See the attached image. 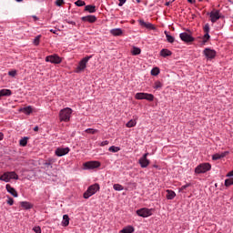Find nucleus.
<instances>
[{
	"label": "nucleus",
	"mask_w": 233,
	"mask_h": 233,
	"mask_svg": "<svg viewBox=\"0 0 233 233\" xmlns=\"http://www.w3.org/2000/svg\"><path fill=\"white\" fill-rule=\"evenodd\" d=\"M72 116V108L66 107L59 112V119L60 121H64L65 123H68L70 121V117Z\"/></svg>",
	"instance_id": "1"
},
{
	"label": "nucleus",
	"mask_w": 233,
	"mask_h": 233,
	"mask_svg": "<svg viewBox=\"0 0 233 233\" xmlns=\"http://www.w3.org/2000/svg\"><path fill=\"white\" fill-rule=\"evenodd\" d=\"M11 179H19V175L15 171H7L2 175V181H5V183H10Z\"/></svg>",
	"instance_id": "2"
},
{
	"label": "nucleus",
	"mask_w": 233,
	"mask_h": 233,
	"mask_svg": "<svg viewBox=\"0 0 233 233\" xmlns=\"http://www.w3.org/2000/svg\"><path fill=\"white\" fill-rule=\"evenodd\" d=\"M90 59H92V56H86L84 57L78 64L77 67L76 68L75 72L76 74H81V72L85 71V68H86V64L88 63V61H90Z\"/></svg>",
	"instance_id": "3"
},
{
	"label": "nucleus",
	"mask_w": 233,
	"mask_h": 233,
	"mask_svg": "<svg viewBox=\"0 0 233 233\" xmlns=\"http://www.w3.org/2000/svg\"><path fill=\"white\" fill-rule=\"evenodd\" d=\"M99 190V184H95L90 186L87 190L84 193V198L88 199V198H91V196H94L96 192Z\"/></svg>",
	"instance_id": "4"
},
{
	"label": "nucleus",
	"mask_w": 233,
	"mask_h": 233,
	"mask_svg": "<svg viewBox=\"0 0 233 233\" xmlns=\"http://www.w3.org/2000/svg\"><path fill=\"white\" fill-rule=\"evenodd\" d=\"M210 168H212V166H210L209 163H203V164L198 165L195 168V173L196 174H205V172H208V170H210Z\"/></svg>",
	"instance_id": "5"
},
{
	"label": "nucleus",
	"mask_w": 233,
	"mask_h": 233,
	"mask_svg": "<svg viewBox=\"0 0 233 233\" xmlns=\"http://www.w3.org/2000/svg\"><path fill=\"white\" fill-rule=\"evenodd\" d=\"M101 163L99 161H88L84 163V168L86 170H94V168H99Z\"/></svg>",
	"instance_id": "6"
},
{
	"label": "nucleus",
	"mask_w": 233,
	"mask_h": 233,
	"mask_svg": "<svg viewBox=\"0 0 233 233\" xmlns=\"http://www.w3.org/2000/svg\"><path fill=\"white\" fill-rule=\"evenodd\" d=\"M152 212H153V209H148L147 208H142L137 210V214L140 218H148L152 216Z\"/></svg>",
	"instance_id": "7"
},
{
	"label": "nucleus",
	"mask_w": 233,
	"mask_h": 233,
	"mask_svg": "<svg viewBox=\"0 0 233 233\" xmlns=\"http://www.w3.org/2000/svg\"><path fill=\"white\" fill-rule=\"evenodd\" d=\"M47 63H53L54 65H59L63 60L57 55H52L46 57Z\"/></svg>",
	"instance_id": "8"
},
{
	"label": "nucleus",
	"mask_w": 233,
	"mask_h": 233,
	"mask_svg": "<svg viewBox=\"0 0 233 233\" xmlns=\"http://www.w3.org/2000/svg\"><path fill=\"white\" fill-rule=\"evenodd\" d=\"M208 15L210 17L211 23H217L218 19L221 18V15H219V10H213L210 13H208Z\"/></svg>",
	"instance_id": "9"
},
{
	"label": "nucleus",
	"mask_w": 233,
	"mask_h": 233,
	"mask_svg": "<svg viewBox=\"0 0 233 233\" xmlns=\"http://www.w3.org/2000/svg\"><path fill=\"white\" fill-rule=\"evenodd\" d=\"M147 157H148V153L144 154L143 157L139 158L138 163L141 168H147V167L150 165V160Z\"/></svg>",
	"instance_id": "10"
},
{
	"label": "nucleus",
	"mask_w": 233,
	"mask_h": 233,
	"mask_svg": "<svg viewBox=\"0 0 233 233\" xmlns=\"http://www.w3.org/2000/svg\"><path fill=\"white\" fill-rule=\"evenodd\" d=\"M70 152V147H58L56 149L55 154L58 157H63V156H66Z\"/></svg>",
	"instance_id": "11"
},
{
	"label": "nucleus",
	"mask_w": 233,
	"mask_h": 233,
	"mask_svg": "<svg viewBox=\"0 0 233 233\" xmlns=\"http://www.w3.org/2000/svg\"><path fill=\"white\" fill-rule=\"evenodd\" d=\"M203 54L207 57V59H214L217 55L216 50L210 49L208 47L204 49Z\"/></svg>",
	"instance_id": "12"
},
{
	"label": "nucleus",
	"mask_w": 233,
	"mask_h": 233,
	"mask_svg": "<svg viewBox=\"0 0 233 233\" xmlns=\"http://www.w3.org/2000/svg\"><path fill=\"white\" fill-rule=\"evenodd\" d=\"M179 37L181 41H184V43H193V41L195 40L194 37L188 33H181L179 35Z\"/></svg>",
	"instance_id": "13"
},
{
	"label": "nucleus",
	"mask_w": 233,
	"mask_h": 233,
	"mask_svg": "<svg viewBox=\"0 0 233 233\" xmlns=\"http://www.w3.org/2000/svg\"><path fill=\"white\" fill-rule=\"evenodd\" d=\"M5 188L7 192L13 196V198H17L19 196L15 188H14L10 184H6Z\"/></svg>",
	"instance_id": "14"
},
{
	"label": "nucleus",
	"mask_w": 233,
	"mask_h": 233,
	"mask_svg": "<svg viewBox=\"0 0 233 233\" xmlns=\"http://www.w3.org/2000/svg\"><path fill=\"white\" fill-rule=\"evenodd\" d=\"M227 156H228V151H225L222 153H217L212 156V159H213V161H218V159H223V157H226Z\"/></svg>",
	"instance_id": "15"
},
{
	"label": "nucleus",
	"mask_w": 233,
	"mask_h": 233,
	"mask_svg": "<svg viewBox=\"0 0 233 233\" xmlns=\"http://www.w3.org/2000/svg\"><path fill=\"white\" fill-rule=\"evenodd\" d=\"M82 21L87 23H96V21H97V18L96 17V15H86L82 17Z\"/></svg>",
	"instance_id": "16"
},
{
	"label": "nucleus",
	"mask_w": 233,
	"mask_h": 233,
	"mask_svg": "<svg viewBox=\"0 0 233 233\" xmlns=\"http://www.w3.org/2000/svg\"><path fill=\"white\" fill-rule=\"evenodd\" d=\"M166 192L167 199H174V198H176V192H174L172 189H167Z\"/></svg>",
	"instance_id": "17"
},
{
	"label": "nucleus",
	"mask_w": 233,
	"mask_h": 233,
	"mask_svg": "<svg viewBox=\"0 0 233 233\" xmlns=\"http://www.w3.org/2000/svg\"><path fill=\"white\" fill-rule=\"evenodd\" d=\"M110 34L115 36L123 35V30L121 28H115L110 31Z\"/></svg>",
	"instance_id": "18"
},
{
	"label": "nucleus",
	"mask_w": 233,
	"mask_h": 233,
	"mask_svg": "<svg viewBox=\"0 0 233 233\" xmlns=\"http://www.w3.org/2000/svg\"><path fill=\"white\" fill-rule=\"evenodd\" d=\"M33 111L34 109L32 108V106H25L21 109V112H24V114H26L27 116H30Z\"/></svg>",
	"instance_id": "19"
},
{
	"label": "nucleus",
	"mask_w": 233,
	"mask_h": 233,
	"mask_svg": "<svg viewBox=\"0 0 233 233\" xmlns=\"http://www.w3.org/2000/svg\"><path fill=\"white\" fill-rule=\"evenodd\" d=\"M62 225L63 227H68V225H70V218L68 217V215L63 216Z\"/></svg>",
	"instance_id": "20"
},
{
	"label": "nucleus",
	"mask_w": 233,
	"mask_h": 233,
	"mask_svg": "<svg viewBox=\"0 0 233 233\" xmlns=\"http://www.w3.org/2000/svg\"><path fill=\"white\" fill-rule=\"evenodd\" d=\"M160 56H162V57H168L169 56H172V51L168 49H162L160 51Z\"/></svg>",
	"instance_id": "21"
},
{
	"label": "nucleus",
	"mask_w": 233,
	"mask_h": 233,
	"mask_svg": "<svg viewBox=\"0 0 233 233\" xmlns=\"http://www.w3.org/2000/svg\"><path fill=\"white\" fill-rule=\"evenodd\" d=\"M5 96H12V91L10 89H2L0 90V98Z\"/></svg>",
	"instance_id": "22"
},
{
	"label": "nucleus",
	"mask_w": 233,
	"mask_h": 233,
	"mask_svg": "<svg viewBox=\"0 0 233 233\" xmlns=\"http://www.w3.org/2000/svg\"><path fill=\"white\" fill-rule=\"evenodd\" d=\"M86 12H89V14H94L96 12V5H86Z\"/></svg>",
	"instance_id": "23"
},
{
	"label": "nucleus",
	"mask_w": 233,
	"mask_h": 233,
	"mask_svg": "<svg viewBox=\"0 0 233 233\" xmlns=\"http://www.w3.org/2000/svg\"><path fill=\"white\" fill-rule=\"evenodd\" d=\"M120 232L121 233H133L134 232V227L127 226V227L124 228Z\"/></svg>",
	"instance_id": "24"
},
{
	"label": "nucleus",
	"mask_w": 233,
	"mask_h": 233,
	"mask_svg": "<svg viewBox=\"0 0 233 233\" xmlns=\"http://www.w3.org/2000/svg\"><path fill=\"white\" fill-rule=\"evenodd\" d=\"M141 26H145L146 28H149L150 30L154 29V25L150 23H146L143 20H140Z\"/></svg>",
	"instance_id": "25"
},
{
	"label": "nucleus",
	"mask_w": 233,
	"mask_h": 233,
	"mask_svg": "<svg viewBox=\"0 0 233 233\" xmlns=\"http://www.w3.org/2000/svg\"><path fill=\"white\" fill-rule=\"evenodd\" d=\"M20 205L25 210H30V208H32V204L29 202H20Z\"/></svg>",
	"instance_id": "26"
},
{
	"label": "nucleus",
	"mask_w": 233,
	"mask_h": 233,
	"mask_svg": "<svg viewBox=\"0 0 233 233\" xmlns=\"http://www.w3.org/2000/svg\"><path fill=\"white\" fill-rule=\"evenodd\" d=\"M165 35H166L167 41L168 43H174V41H176V39L174 38V36L170 35L168 34V32H167V31H165Z\"/></svg>",
	"instance_id": "27"
},
{
	"label": "nucleus",
	"mask_w": 233,
	"mask_h": 233,
	"mask_svg": "<svg viewBox=\"0 0 233 233\" xmlns=\"http://www.w3.org/2000/svg\"><path fill=\"white\" fill-rule=\"evenodd\" d=\"M27 144H28L27 137H25L24 138L20 139V141H19L20 147H26Z\"/></svg>",
	"instance_id": "28"
},
{
	"label": "nucleus",
	"mask_w": 233,
	"mask_h": 233,
	"mask_svg": "<svg viewBox=\"0 0 233 233\" xmlns=\"http://www.w3.org/2000/svg\"><path fill=\"white\" fill-rule=\"evenodd\" d=\"M136 125H137V122H136V120H129L127 123V125H126V127H127V128H132V127H136Z\"/></svg>",
	"instance_id": "29"
},
{
	"label": "nucleus",
	"mask_w": 233,
	"mask_h": 233,
	"mask_svg": "<svg viewBox=\"0 0 233 233\" xmlns=\"http://www.w3.org/2000/svg\"><path fill=\"white\" fill-rule=\"evenodd\" d=\"M40 41H41V35H38L37 36H35V38L33 41L34 46H39Z\"/></svg>",
	"instance_id": "30"
},
{
	"label": "nucleus",
	"mask_w": 233,
	"mask_h": 233,
	"mask_svg": "<svg viewBox=\"0 0 233 233\" xmlns=\"http://www.w3.org/2000/svg\"><path fill=\"white\" fill-rule=\"evenodd\" d=\"M131 54H133V56H139V54H141V49L139 47H133Z\"/></svg>",
	"instance_id": "31"
},
{
	"label": "nucleus",
	"mask_w": 233,
	"mask_h": 233,
	"mask_svg": "<svg viewBox=\"0 0 233 233\" xmlns=\"http://www.w3.org/2000/svg\"><path fill=\"white\" fill-rule=\"evenodd\" d=\"M113 188H114V190H116V191H118V192H121V190H124L125 187H123V186L120 185V184H115V185L113 186Z\"/></svg>",
	"instance_id": "32"
},
{
	"label": "nucleus",
	"mask_w": 233,
	"mask_h": 233,
	"mask_svg": "<svg viewBox=\"0 0 233 233\" xmlns=\"http://www.w3.org/2000/svg\"><path fill=\"white\" fill-rule=\"evenodd\" d=\"M109 152H119V150H121V147H116V146H112L108 148Z\"/></svg>",
	"instance_id": "33"
},
{
	"label": "nucleus",
	"mask_w": 233,
	"mask_h": 233,
	"mask_svg": "<svg viewBox=\"0 0 233 233\" xmlns=\"http://www.w3.org/2000/svg\"><path fill=\"white\" fill-rule=\"evenodd\" d=\"M145 96H146V93H137L135 95V98L139 100L145 99Z\"/></svg>",
	"instance_id": "34"
},
{
	"label": "nucleus",
	"mask_w": 233,
	"mask_h": 233,
	"mask_svg": "<svg viewBox=\"0 0 233 233\" xmlns=\"http://www.w3.org/2000/svg\"><path fill=\"white\" fill-rule=\"evenodd\" d=\"M144 99L147 101H154V95L146 93Z\"/></svg>",
	"instance_id": "35"
},
{
	"label": "nucleus",
	"mask_w": 233,
	"mask_h": 233,
	"mask_svg": "<svg viewBox=\"0 0 233 233\" xmlns=\"http://www.w3.org/2000/svg\"><path fill=\"white\" fill-rule=\"evenodd\" d=\"M233 185V177L228 178L225 180V187H232Z\"/></svg>",
	"instance_id": "36"
},
{
	"label": "nucleus",
	"mask_w": 233,
	"mask_h": 233,
	"mask_svg": "<svg viewBox=\"0 0 233 233\" xmlns=\"http://www.w3.org/2000/svg\"><path fill=\"white\" fill-rule=\"evenodd\" d=\"M151 76H159V67H154L151 70Z\"/></svg>",
	"instance_id": "37"
},
{
	"label": "nucleus",
	"mask_w": 233,
	"mask_h": 233,
	"mask_svg": "<svg viewBox=\"0 0 233 233\" xmlns=\"http://www.w3.org/2000/svg\"><path fill=\"white\" fill-rule=\"evenodd\" d=\"M97 129H94V128H87L86 129V134H97Z\"/></svg>",
	"instance_id": "38"
},
{
	"label": "nucleus",
	"mask_w": 233,
	"mask_h": 233,
	"mask_svg": "<svg viewBox=\"0 0 233 233\" xmlns=\"http://www.w3.org/2000/svg\"><path fill=\"white\" fill-rule=\"evenodd\" d=\"M75 5L76 6H85L86 3L83 0H77L76 2H75Z\"/></svg>",
	"instance_id": "39"
},
{
	"label": "nucleus",
	"mask_w": 233,
	"mask_h": 233,
	"mask_svg": "<svg viewBox=\"0 0 233 233\" xmlns=\"http://www.w3.org/2000/svg\"><path fill=\"white\" fill-rule=\"evenodd\" d=\"M205 34H208L210 32V25L206 24L203 28Z\"/></svg>",
	"instance_id": "40"
},
{
	"label": "nucleus",
	"mask_w": 233,
	"mask_h": 233,
	"mask_svg": "<svg viewBox=\"0 0 233 233\" xmlns=\"http://www.w3.org/2000/svg\"><path fill=\"white\" fill-rule=\"evenodd\" d=\"M163 86V84L159 81L155 82V86L154 88H156V90H158V88H161Z\"/></svg>",
	"instance_id": "41"
},
{
	"label": "nucleus",
	"mask_w": 233,
	"mask_h": 233,
	"mask_svg": "<svg viewBox=\"0 0 233 233\" xmlns=\"http://www.w3.org/2000/svg\"><path fill=\"white\" fill-rule=\"evenodd\" d=\"M208 39H210V35H208V33H205L203 36V43H207Z\"/></svg>",
	"instance_id": "42"
},
{
	"label": "nucleus",
	"mask_w": 233,
	"mask_h": 233,
	"mask_svg": "<svg viewBox=\"0 0 233 233\" xmlns=\"http://www.w3.org/2000/svg\"><path fill=\"white\" fill-rule=\"evenodd\" d=\"M8 76H10L11 77H15V76H17V70L9 71Z\"/></svg>",
	"instance_id": "43"
},
{
	"label": "nucleus",
	"mask_w": 233,
	"mask_h": 233,
	"mask_svg": "<svg viewBox=\"0 0 233 233\" xmlns=\"http://www.w3.org/2000/svg\"><path fill=\"white\" fill-rule=\"evenodd\" d=\"M56 6H62L63 5H65V1L64 0H56Z\"/></svg>",
	"instance_id": "44"
},
{
	"label": "nucleus",
	"mask_w": 233,
	"mask_h": 233,
	"mask_svg": "<svg viewBox=\"0 0 233 233\" xmlns=\"http://www.w3.org/2000/svg\"><path fill=\"white\" fill-rule=\"evenodd\" d=\"M7 205H10V207H12V205H14V198H8Z\"/></svg>",
	"instance_id": "45"
},
{
	"label": "nucleus",
	"mask_w": 233,
	"mask_h": 233,
	"mask_svg": "<svg viewBox=\"0 0 233 233\" xmlns=\"http://www.w3.org/2000/svg\"><path fill=\"white\" fill-rule=\"evenodd\" d=\"M33 230H34V232H35V233H41V228H40V227H35V228H33Z\"/></svg>",
	"instance_id": "46"
},
{
	"label": "nucleus",
	"mask_w": 233,
	"mask_h": 233,
	"mask_svg": "<svg viewBox=\"0 0 233 233\" xmlns=\"http://www.w3.org/2000/svg\"><path fill=\"white\" fill-rule=\"evenodd\" d=\"M66 23H67V25H72L73 26H76V22H74V21L66 20Z\"/></svg>",
	"instance_id": "47"
},
{
	"label": "nucleus",
	"mask_w": 233,
	"mask_h": 233,
	"mask_svg": "<svg viewBox=\"0 0 233 233\" xmlns=\"http://www.w3.org/2000/svg\"><path fill=\"white\" fill-rule=\"evenodd\" d=\"M108 140H105V141H103V142H101V144H100V147H106V145H108Z\"/></svg>",
	"instance_id": "48"
},
{
	"label": "nucleus",
	"mask_w": 233,
	"mask_h": 233,
	"mask_svg": "<svg viewBox=\"0 0 233 233\" xmlns=\"http://www.w3.org/2000/svg\"><path fill=\"white\" fill-rule=\"evenodd\" d=\"M118 1H119L118 6H123V5L127 3V0H118Z\"/></svg>",
	"instance_id": "49"
},
{
	"label": "nucleus",
	"mask_w": 233,
	"mask_h": 233,
	"mask_svg": "<svg viewBox=\"0 0 233 233\" xmlns=\"http://www.w3.org/2000/svg\"><path fill=\"white\" fill-rule=\"evenodd\" d=\"M187 187H190V184H187L181 187L180 190H186Z\"/></svg>",
	"instance_id": "50"
},
{
	"label": "nucleus",
	"mask_w": 233,
	"mask_h": 233,
	"mask_svg": "<svg viewBox=\"0 0 233 233\" xmlns=\"http://www.w3.org/2000/svg\"><path fill=\"white\" fill-rule=\"evenodd\" d=\"M4 137H5V135L3 133H0V141H3Z\"/></svg>",
	"instance_id": "51"
},
{
	"label": "nucleus",
	"mask_w": 233,
	"mask_h": 233,
	"mask_svg": "<svg viewBox=\"0 0 233 233\" xmlns=\"http://www.w3.org/2000/svg\"><path fill=\"white\" fill-rule=\"evenodd\" d=\"M34 131H35V132H38V131H39V127H37V126L35 127H34Z\"/></svg>",
	"instance_id": "52"
},
{
	"label": "nucleus",
	"mask_w": 233,
	"mask_h": 233,
	"mask_svg": "<svg viewBox=\"0 0 233 233\" xmlns=\"http://www.w3.org/2000/svg\"><path fill=\"white\" fill-rule=\"evenodd\" d=\"M191 5H194L196 3V0H187Z\"/></svg>",
	"instance_id": "53"
},
{
	"label": "nucleus",
	"mask_w": 233,
	"mask_h": 233,
	"mask_svg": "<svg viewBox=\"0 0 233 233\" xmlns=\"http://www.w3.org/2000/svg\"><path fill=\"white\" fill-rule=\"evenodd\" d=\"M50 165H52V163H50V162H46V167H50Z\"/></svg>",
	"instance_id": "54"
},
{
	"label": "nucleus",
	"mask_w": 233,
	"mask_h": 233,
	"mask_svg": "<svg viewBox=\"0 0 233 233\" xmlns=\"http://www.w3.org/2000/svg\"><path fill=\"white\" fill-rule=\"evenodd\" d=\"M170 3H172V2H167L166 6H170Z\"/></svg>",
	"instance_id": "55"
},
{
	"label": "nucleus",
	"mask_w": 233,
	"mask_h": 233,
	"mask_svg": "<svg viewBox=\"0 0 233 233\" xmlns=\"http://www.w3.org/2000/svg\"><path fill=\"white\" fill-rule=\"evenodd\" d=\"M33 17H34L35 21H38L39 20V18H37V16H33Z\"/></svg>",
	"instance_id": "56"
},
{
	"label": "nucleus",
	"mask_w": 233,
	"mask_h": 233,
	"mask_svg": "<svg viewBox=\"0 0 233 233\" xmlns=\"http://www.w3.org/2000/svg\"><path fill=\"white\" fill-rule=\"evenodd\" d=\"M50 32H52V34H56V31H54V29H51Z\"/></svg>",
	"instance_id": "57"
},
{
	"label": "nucleus",
	"mask_w": 233,
	"mask_h": 233,
	"mask_svg": "<svg viewBox=\"0 0 233 233\" xmlns=\"http://www.w3.org/2000/svg\"><path fill=\"white\" fill-rule=\"evenodd\" d=\"M0 181H2V176H0Z\"/></svg>",
	"instance_id": "58"
},
{
	"label": "nucleus",
	"mask_w": 233,
	"mask_h": 233,
	"mask_svg": "<svg viewBox=\"0 0 233 233\" xmlns=\"http://www.w3.org/2000/svg\"><path fill=\"white\" fill-rule=\"evenodd\" d=\"M198 1H203V0H198Z\"/></svg>",
	"instance_id": "59"
}]
</instances>
